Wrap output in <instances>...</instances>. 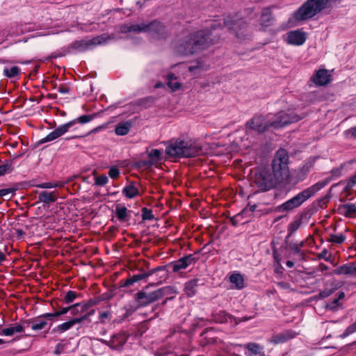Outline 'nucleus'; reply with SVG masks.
I'll return each mask as SVG.
<instances>
[{
    "label": "nucleus",
    "instance_id": "obj_1",
    "mask_svg": "<svg viewBox=\"0 0 356 356\" xmlns=\"http://www.w3.org/2000/svg\"><path fill=\"white\" fill-rule=\"evenodd\" d=\"M226 27L229 32L238 39H243L247 34L248 24L237 13L229 15L220 22L213 21L209 28L187 33L179 37L173 43V51L181 56H193L206 49L220 40L219 30Z\"/></svg>",
    "mask_w": 356,
    "mask_h": 356
},
{
    "label": "nucleus",
    "instance_id": "obj_2",
    "mask_svg": "<svg viewBox=\"0 0 356 356\" xmlns=\"http://www.w3.org/2000/svg\"><path fill=\"white\" fill-rule=\"evenodd\" d=\"M202 146L191 140L172 138L168 142L165 154L170 158H189L202 154Z\"/></svg>",
    "mask_w": 356,
    "mask_h": 356
},
{
    "label": "nucleus",
    "instance_id": "obj_3",
    "mask_svg": "<svg viewBox=\"0 0 356 356\" xmlns=\"http://www.w3.org/2000/svg\"><path fill=\"white\" fill-rule=\"evenodd\" d=\"M153 285H154V283L145 286L134 295V302L141 308L146 307L175 292L171 286H164L154 291L147 292V290L149 286Z\"/></svg>",
    "mask_w": 356,
    "mask_h": 356
},
{
    "label": "nucleus",
    "instance_id": "obj_4",
    "mask_svg": "<svg viewBox=\"0 0 356 356\" xmlns=\"http://www.w3.org/2000/svg\"><path fill=\"white\" fill-rule=\"evenodd\" d=\"M288 165V152L284 149H278L272 161V174L279 183L289 182V168Z\"/></svg>",
    "mask_w": 356,
    "mask_h": 356
},
{
    "label": "nucleus",
    "instance_id": "obj_5",
    "mask_svg": "<svg viewBox=\"0 0 356 356\" xmlns=\"http://www.w3.org/2000/svg\"><path fill=\"white\" fill-rule=\"evenodd\" d=\"M167 266H159L156 268L149 269L145 271L143 269H140L138 272L132 275H129V277L125 280H121L119 282L120 287H129L133 286L134 284L138 283L140 281L144 282H147V278L150 276H153L154 274L157 273H162L160 275V279H166L168 277V270H166Z\"/></svg>",
    "mask_w": 356,
    "mask_h": 356
},
{
    "label": "nucleus",
    "instance_id": "obj_6",
    "mask_svg": "<svg viewBox=\"0 0 356 356\" xmlns=\"http://www.w3.org/2000/svg\"><path fill=\"white\" fill-rule=\"evenodd\" d=\"M301 225L300 222L296 220L293 222H291L288 228L289 234L286 237L285 243L286 244L287 248L292 251L295 254H296L300 260L306 261L309 258L310 252L306 249V245L311 237L309 235L306 241H301L299 243H294L291 242H289V238L291 234L296 231Z\"/></svg>",
    "mask_w": 356,
    "mask_h": 356
},
{
    "label": "nucleus",
    "instance_id": "obj_7",
    "mask_svg": "<svg viewBox=\"0 0 356 356\" xmlns=\"http://www.w3.org/2000/svg\"><path fill=\"white\" fill-rule=\"evenodd\" d=\"M95 117V115H83L73 120H71L65 124L60 125L56 128L53 131L49 133L47 136L42 138L40 141V144H43L47 142H50L57 139L67 133L69 129L74 126L76 123L86 124L92 120Z\"/></svg>",
    "mask_w": 356,
    "mask_h": 356
},
{
    "label": "nucleus",
    "instance_id": "obj_8",
    "mask_svg": "<svg viewBox=\"0 0 356 356\" xmlns=\"http://www.w3.org/2000/svg\"><path fill=\"white\" fill-rule=\"evenodd\" d=\"M270 116V115H254L245 123L246 132H255L257 134H261L270 128L274 129V124Z\"/></svg>",
    "mask_w": 356,
    "mask_h": 356
},
{
    "label": "nucleus",
    "instance_id": "obj_9",
    "mask_svg": "<svg viewBox=\"0 0 356 356\" xmlns=\"http://www.w3.org/2000/svg\"><path fill=\"white\" fill-rule=\"evenodd\" d=\"M254 183L259 191H268L275 187L279 181L269 170H261L255 172Z\"/></svg>",
    "mask_w": 356,
    "mask_h": 356
},
{
    "label": "nucleus",
    "instance_id": "obj_10",
    "mask_svg": "<svg viewBox=\"0 0 356 356\" xmlns=\"http://www.w3.org/2000/svg\"><path fill=\"white\" fill-rule=\"evenodd\" d=\"M312 17V0H307L296 11L292 13L288 19V27H294L301 22Z\"/></svg>",
    "mask_w": 356,
    "mask_h": 356
},
{
    "label": "nucleus",
    "instance_id": "obj_11",
    "mask_svg": "<svg viewBox=\"0 0 356 356\" xmlns=\"http://www.w3.org/2000/svg\"><path fill=\"white\" fill-rule=\"evenodd\" d=\"M302 118H303V116H300L295 111L288 110L277 113L275 118L272 119V121L274 124V129H277L280 127L297 122Z\"/></svg>",
    "mask_w": 356,
    "mask_h": 356
},
{
    "label": "nucleus",
    "instance_id": "obj_12",
    "mask_svg": "<svg viewBox=\"0 0 356 356\" xmlns=\"http://www.w3.org/2000/svg\"><path fill=\"white\" fill-rule=\"evenodd\" d=\"M311 196L312 188L310 187L307 188L306 190L302 191L293 197L291 198L290 200H287L286 202L279 206L278 211L283 212L292 210L293 209L299 207Z\"/></svg>",
    "mask_w": 356,
    "mask_h": 356
},
{
    "label": "nucleus",
    "instance_id": "obj_13",
    "mask_svg": "<svg viewBox=\"0 0 356 356\" xmlns=\"http://www.w3.org/2000/svg\"><path fill=\"white\" fill-rule=\"evenodd\" d=\"M147 33L151 38L156 40H164L168 37L166 26L157 19H154L148 23Z\"/></svg>",
    "mask_w": 356,
    "mask_h": 356
},
{
    "label": "nucleus",
    "instance_id": "obj_14",
    "mask_svg": "<svg viewBox=\"0 0 356 356\" xmlns=\"http://www.w3.org/2000/svg\"><path fill=\"white\" fill-rule=\"evenodd\" d=\"M277 6L275 4L261 8L259 17V24L263 29H266L275 24L276 18L273 15V9Z\"/></svg>",
    "mask_w": 356,
    "mask_h": 356
},
{
    "label": "nucleus",
    "instance_id": "obj_15",
    "mask_svg": "<svg viewBox=\"0 0 356 356\" xmlns=\"http://www.w3.org/2000/svg\"><path fill=\"white\" fill-rule=\"evenodd\" d=\"M307 40L306 33L301 29H296L289 31L286 33L285 41L287 44L293 46L302 45Z\"/></svg>",
    "mask_w": 356,
    "mask_h": 356
},
{
    "label": "nucleus",
    "instance_id": "obj_16",
    "mask_svg": "<svg viewBox=\"0 0 356 356\" xmlns=\"http://www.w3.org/2000/svg\"><path fill=\"white\" fill-rule=\"evenodd\" d=\"M129 335L125 332H120L113 334L109 341H104V343L113 350H120L126 343Z\"/></svg>",
    "mask_w": 356,
    "mask_h": 356
},
{
    "label": "nucleus",
    "instance_id": "obj_17",
    "mask_svg": "<svg viewBox=\"0 0 356 356\" xmlns=\"http://www.w3.org/2000/svg\"><path fill=\"white\" fill-rule=\"evenodd\" d=\"M102 40L100 37L93 38L92 40L88 41L85 40H75L70 46L72 49L78 50L79 51H84L90 49L92 46L100 44Z\"/></svg>",
    "mask_w": 356,
    "mask_h": 356
},
{
    "label": "nucleus",
    "instance_id": "obj_18",
    "mask_svg": "<svg viewBox=\"0 0 356 356\" xmlns=\"http://www.w3.org/2000/svg\"><path fill=\"white\" fill-rule=\"evenodd\" d=\"M331 77L332 75L327 70L321 69L316 72L314 76H313V83L317 86H324L330 83Z\"/></svg>",
    "mask_w": 356,
    "mask_h": 356
},
{
    "label": "nucleus",
    "instance_id": "obj_19",
    "mask_svg": "<svg viewBox=\"0 0 356 356\" xmlns=\"http://www.w3.org/2000/svg\"><path fill=\"white\" fill-rule=\"evenodd\" d=\"M332 273L337 275H348L356 277V265L354 262L343 264L334 269Z\"/></svg>",
    "mask_w": 356,
    "mask_h": 356
},
{
    "label": "nucleus",
    "instance_id": "obj_20",
    "mask_svg": "<svg viewBox=\"0 0 356 356\" xmlns=\"http://www.w3.org/2000/svg\"><path fill=\"white\" fill-rule=\"evenodd\" d=\"M337 211L339 214L343 216L346 218H356V206L355 204L353 203L348 202L339 204L337 208Z\"/></svg>",
    "mask_w": 356,
    "mask_h": 356
},
{
    "label": "nucleus",
    "instance_id": "obj_21",
    "mask_svg": "<svg viewBox=\"0 0 356 356\" xmlns=\"http://www.w3.org/2000/svg\"><path fill=\"white\" fill-rule=\"evenodd\" d=\"M133 211L127 209V208L122 204L115 205V217L120 222H125L129 221Z\"/></svg>",
    "mask_w": 356,
    "mask_h": 356
},
{
    "label": "nucleus",
    "instance_id": "obj_22",
    "mask_svg": "<svg viewBox=\"0 0 356 356\" xmlns=\"http://www.w3.org/2000/svg\"><path fill=\"white\" fill-rule=\"evenodd\" d=\"M24 323L31 325V327L33 331L44 330L48 325V322L41 315L36 318L24 320Z\"/></svg>",
    "mask_w": 356,
    "mask_h": 356
},
{
    "label": "nucleus",
    "instance_id": "obj_23",
    "mask_svg": "<svg viewBox=\"0 0 356 356\" xmlns=\"http://www.w3.org/2000/svg\"><path fill=\"white\" fill-rule=\"evenodd\" d=\"M337 0H313V17L325 8H331L332 2Z\"/></svg>",
    "mask_w": 356,
    "mask_h": 356
},
{
    "label": "nucleus",
    "instance_id": "obj_24",
    "mask_svg": "<svg viewBox=\"0 0 356 356\" xmlns=\"http://www.w3.org/2000/svg\"><path fill=\"white\" fill-rule=\"evenodd\" d=\"M200 280L198 278L191 279L185 284L184 291L188 297H193L197 291Z\"/></svg>",
    "mask_w": 356,
    "mask_h": 356
},
{
    "label": "nucleus",
    "instance_id": "obj_25",
    "mask_svg": "<svg viewBox=\"0 0 356 356\" xmlns=\"http://www.w3.org/2000/svg\"><path fill=\"white\" fill-rule=\"evenodd\" d=\"M296 335V333L291 330H284L273 337V341L275 343H282L286 342L288 340L293 339Z\"/></svg>",
    "mask_w": 356,
    "mask_h": 356
},
{
    "label": "nucleus",
    "instance_id": "obj_26",
    "mask_svg": "<svg viewBox=\"0 0 356 356\" xmlns=\"http://www.w3.org/2000/svg\"><path fill=\"white\" fill-rule=\"evenodd\" d=\"M58 197V193L56 191L49 192L43 191L38 195V200L44 204H50L55 202Z\"/></svg>",
    "mask_w": 356,
    "mask_h": 356
},
{
    "label": "nucleus",
    "instance_id": "obj_27",
    "mask_svg": "<svg viewBox=\"0 0 356 356\" xmlns=\"http://www.w3.org/2000/svg\"><path fill=\"white\" fill-rule=\"evenodd\" d=\"M234 317L225 310H220L212 314V320L217 323H226L229 320L232 322Z\"/></svg>",
    "mask_w": 356,
    "mask_h": 356
},
{
    "label": "nucleus",
    "instance_id": "obj_28",
    "mask_svg": "<svg viewBox=\"0 0 356 356\" xmlns=\"http://www.w3.org/2000/svg\"><path fill=\"white\" fill-rule=\"evenodd\" d=\"M229 282L234 284V288L241 290L245 287L244 277L238 272H234L229 277Z\"/></svg>",
    "mask_w": 356,
    "mask_h": 356
},
{
    "label": "nucleus",
    "instance_id": "obj_29",
    "mask_svg": "<svg viewBox=\"0 0 356 356\" xmlns=\"http://www.w3.org/2000/svg\"><path fill=\"white\" fill-rule=\"evenodd\" d=\"M122 195L129 199H133L139 195V190L134 182L125 186L122 191Z\"/></svg>",
    "mask_w": 356,
    "mask_h": 356
},
{
    "label": "nucleus",
    "instance_id": "obj_30",
    "mask_svg": "<svg viewBox=\"0 0 356 356\" xmlns=\"http://www.w3.org/2000/svg\"><path fill=\"white\" fill-rule=\"evenodd\" d=\"M131 127V121L120 122L115 126V132L118 136H125L128 134Z\"/></svg>",
    "mask_w": 356,
    "mask_h": 356
},
{
    "label": "nucleus",
    "instance_id": "obj_31",
    "mask_svg": "<svg viewBox=\"0 0 356 356\" xmlns=\"http://www.w3.org/2000/svg\"><path fill=\"white\" fill-rule=\"evenodd\" d=\"M345 297V293L343 291H340L338 293L337 298H334L332 301L327 302L325 305V307L328 310L334 311L337 309L341 306V303L339 302L340 300L343 299Z\"/></svg>",
    "mask_w": 356,
    "mask_h": 356
},
{
    "label": "nucleus",
    "instance_id": "obj_32",
    "mask_svg": "<svg viewBox=\"0 0 356 356\" xmlns=\"http://www.w3.org/2000/svg\"><path fill=\"white\" fill-rule=\"evenodd\" d=\"M3 75L9 79L16 78L17 79H19V75L21 74V69L17 66H13L10 68L4 67L3 71Z\"/></svg>",
    "mask_w": 356,
    "mask_h": 356
},
{
    "label": "nucleus",
    "instance_id": "obj_33",
    "mask_svg": "<svg viewBox=\"0 0 356 356\" xmlns=\"http://www.w3.org/2000/svg\"><path fill=\"white\" fill-rule=\"evenodd\" d=\"M168 266H172V272L177 273L181 270L186 269L188 266L184 259L181 257L177 261L170 262Z\"/></svg>",
    "mask_w": 356,
    "mask_h": 356
},
{
    "label": "nucleus",
    "instance_id": "obj_34",
    "mask_svg": "<svg viewBox=\"0 0 356 356\" xmlns=\"http://www.w3.org/2000/svg\"><path fill=\"white\" fill-rule=\"evenodd\" d=\"M73 327L72 325V323L71 322V320L70 318L61 323V324H59L57 326L54 327L51 331V334H54V333H58V334H61V333H63L64 332H66L67 330H69L70 329H71L72 327Z\"/></svg>",
    "mask_w": 356,
    "mask_h": 356
},
{
    "label": "nucleus",
    "instance_id": "obj_35",
    "mask_svg": "<svg viewBox=\"0 0 356 356\" xmlns=\"http://www.w3.org/2000/svg\"><path fill=\"white\" fill-rule=\"evenodd\" d=\"M177 77L173 74V73H169L167 74V79H168V86L172 89V91H177L178 90L181 86V84L178 82L175 81V84H172V81H176Z\"/></svg>",
    "mask_w": 356,
    "mask_h": 356
},
{
    "label": "nucleus",
    "instance_id": "obj_36",
    "mask_svg": "<svg viewBox=\"0 0 356 356\" xmlns=\"http://www.w3.org/2000/svg\"><path fill=\"white\" fill-rule=\"evenodd\" d=\"M70 320H71V322H72L73 326L76 324L80 325V326L78 327V329L88 326V325H87V316H84L83 314H82L81 315H79V316L72 317V318H70Z\"/></svg>",
    "mask_w": 356,
    "mask_h": 356
},
{
    "label": "nucleus",
    "instance_id": "obj_37",
    "mask_svg": "<svg viewBox=\"0 0 356 356\" xmlns=\"http://www.w3.org/2000/svg\"><path fill=\"white\" fill-rule=\"evenodd\" d=\"M79 296H81L80 293H77L74 291L70 290L65 293L63 299V302L66 305L71 304L77 297Z\"/></svg>",
    "mask_w": 356,
    "mask_h": 356
},
{
    "label": "nucleus",
    "instance_id": "obj_38",
    "mask_svg": "<svg viewBox=\"0 0 356 356\" xmlns=\"http://www.w3.org/2000/svg\"><path fill=\"white\" fill-rule=\"evenodd\" d=\"M312 218V209H308L306 211H303L300 213L299 218L297 219L298 221L300 222V224L305 225L307 224L309 219Z\"/></svg>",
    "mask_w": 356,
    "mask_h": 356
},
{
    "label": "nucleus",
    "instance_id": "obj_39",
    "mask_svg": "<svg viewBox=\"0 0 356 356\" xmlns=\"http://www.w3.org/2000/svg\"><path fill=\"white\" fill-rule=\"evenodd\" d=\"M99 321L102 324H106L112 318V312L111 310L100 311L99 314Z\"/></svg>",
    "mask_w": 356,
    "mask_h": 356
},
{
    "label": "nucleus",
    "instance_id": "obj_40",
    "mask_svg": "<svg viewBox=\"0 0 356 356\" xmlns=\"http://www.w3.org/2000/svg\"><path fill=\"white\" fill-rule=\"evenodd\" d=\"M82 304L81 302L76 303L72 305H71L70 308V315L72 317L74 316H79V315H81L85 312H82Z\"/></svg>",
    "mask_w": 356,
    "mask_h": 356
},
{
    "label": "nucleus",
    "instance_id": "obj_41",
    "mask_svg": "<svg viewBox=\"0 0 356 356\" xmlns=\"http://www.w3.org/2000/svg\"><path fill=\"white\" fill-rule=\"evenodd\" d=\"M13 160L6 161V163L0 165V177L4 175L6 173L11 172L13 170Z\"/></svg>",
    "mask_w": 356,
    "mask_h": 356
},
{
    "label": "nucleus",
    "instance_id": "obj_42",
    "mask_svg": "<svg viewBox=\"0 0 356 356\" xmlns=\"http://www.w3.org/2000/svg\"><path fill=\"white\" fill-rule=\"evenodd\" d=\"M346 237L343 234H331L329 235L328 241L333 243L341 244L346 240Z\"/></svg>",
    "mask_w": 356,
    "mask_h": 356
},
{
    "label": "nucleus",
    "instance_id": "obj_43",
    "mask_svg": "<svg viewBox=\"0 0 356 356\" xmlns=\"http://www.w3.org/2000/svg\"><path fill=\"white\" fill-rule=\"evenodd\" d=\"M99 303V300L98 297L95 298H91L88 301L81 302L82 304V312H86L90 307L95 306Z\"/></svg>",
    "mask_w": 356,
    "mask_h": 356
},
{
    "label": "nucleus",
    "instance_id": "obj_44",
    "mask_svg": "<svg viewBox=\"0 0 356 356\" xmlns=\"http://www.w3.org/2000/svg\"><path fill=\"white\" fill-rule=\"evenodd\" d=\"M330 197L327 195L323 197L318 199V200L313 202V210L318 209L319 208H323L328 202Z\"/></svg>",
    "mask_w": 356,
    "mask_h": 356
},
{
    "label": "nucleus",
    "instance_id": "obj_45",
    "mask_svg": "<svg viewBox=\"0 0 356 356\" xmlns=\"http://www.w3.org/2000/svg\"><path fill=\"white\" fill-rule=\"evenodd\" d=\"M345 164H341L340 166L333 168L331 171V175L328 178H331V181L340 177L342 175Z\"/></svg>",
    "mask_w": 356,
    "mask_h": 356
},
{
    "label": "nucleus",
    "instance_id": "obj_46",
    "mask_svg": "<svg viewBox=\"0 0 356 356\" xmlns=\"http://www.w3.org/2000/svg\"><path fill=\"white\" fill-rule=\"evenodd\" d=\"M36 187L40 188H53L63 186V184L59 181L55 182H44L35 185Z\"/></svg>",
    "mask_w": 356,
    "mask_h": 356
},
{
    "label": "nucleus",
    "instance_id": "obj_47",
    "mask_svg": "<svg viewBox=\"0 0 356 356\" xmlns=\"http://www.w3.org/2000/svg\"><path fill=\"white\" fill-rule=\"evenodd\" d=\"M331 181V178H325L324 179L319 181L315 184H313V193L320 191L321 188H324L327 184H328Z\"/></svg>",
    "mask_w": 356,
    "mask_h": 356
},
{
    "label": "nucleus",
    "instance_id": "obj_48",
    "mask_svg": "<svg viewBox=\"0 0 356 356\" xmlns=\"http://www.w3.org/2000/svg\"><path fill=\"white\" fill-rule=\"evenodd\" d=\"M142 219L143 220H152L154 219V216L152 213V210L147 207L141 209Z\"/></svg>",
    "mask_w": 356,
    "mask_h": 356
},
{
    "label": "nucleus",
    "instance_id": "obj_49",
    "mask_svg": "<svg viewBox=\"0 0 356 356\" xmlns=\"http://www.w3.org/2000/svg\"><path fill=\"white\" fill-rule=\"evenodd\" d=\"M148 23H141L137 24H132V29L134 33H147Z\"/></svg>",
    "mask_w": 356,
    "mask_h": 356
},
{
    "label": "nucleus",
    "instance_id": "obj_50",
    "mask_svg": "<svg viewBox=\"0 0 356 356\" xmlns=\"http://www.w3.org/2000/svg\"><path fill=\"white\" fill-rule=\"evenodd\" d=\"M343 136L346 139L355 140L356 139V126L352 127L343 131Z\"/></svg>",
    "mask_w": 356,
    "mask_h": 356
},
{
    "label": "nucleus",
    "instance_id": "obj_51",
    "mask_svg": "<svg viewBox=\"0 0 356 356\" xmlns=\"http://www.w3.org/2000/svg\"><path fill=\"white\" fill-rule=\"evenodd\" d=\"M148 155L152 161H160L162 159L161 151L158 149H152Z\"/></svg>",
    "mask_w": 356,
    "mask_h": 356
},
{
    "label": "nucleus",
    "instance_id": "obj_52",
    "mask_svg": "<svg viewBox=\"0 0 356 356\" xmlns=\"http://www.w3.org/2000/svg\"><path fill=\"white\" fill-rule=\"evenodd\" d=\"M108 182V178L105 175L95 177V185L97 186H104Z\"/></svg>",
    "mask_w": 356,
    "mask_h": 356
},
{
    "label": "nucleus",
    "instance_id": "obj_53",
    "mask_svg": "<svg viewBox=\"0 0 356 356\" xmlns=\"http://www.w3.org/2000/svg\"><path fill=\"white\" fill-rule=\"evenodd\" d=\"M335 291L334 288L331 289H325L323 291H321L319 292L318 296H316L315 297H313L314 299H322L328 297L331 294H332Z\"/></svg>",
    "mask_w": 356,
    "mask_h": 356
},
{
    "label": "nucleus",
    "instance_id": "obj_54",
    "mask_svg": "<svg viewBox=\"0 0 356 356\" xmlns=\"http://www.w3.org/2000/svg\"><path fill=\"white\" fill-rule=\"evenodd\" d=\"M155 98L154 97L149 96L146 97L138 100V104L140 106H143L145 108H147L152 105L154 102Z\"/></svg>",
    "mask_w": 356,
    "mask_h": 356
},
{
    "label": "nucleus",
    "instance_id": "obj_55",
    "mask_svg": "<svg viewBox=\"0 0 356 356\" xmlns=\"http://www.w3.org/2000/svg\"><path fill=\"white\" fill-rule=\"evenodd\" d=\"M165 297V299L160 304H156L152 307V312H155L154 318L159 317V312H157L156 310L159 307L164 306L168 302V300H171L173 299V297Z\"/></svg>",
    "mask_w": 356,
    "mask_h": 356
},
{
    "label": "nucleus",
    "instance_id": "obj_56",
    "mask_svg": "<svg viewBox=\"0 0 356 356\" xmlns=\"http://www.w3.org/2000/svg\"><path fill=\"white\" fill-rule=\"evenodd\" d=\"M126 310V316H128L132 314H134L136 310L141 308L138 306V304L135 302V304L129 303L125 307Z\"/></svg>",
    "mask_w": 356,
    "mask_h": 356
},
{
    "label": "nucleus",
    "instance_id": "obj_57",
    "mask_svg": "<svg viewBox=\"0 0 356 356\" xmlns=\"http://www.w3.org/2000/svg\"><path fill=\"white\" fill-rule=\"evenodd\" d=\"M355 332H356V321L346 327L344 332L341 334V337L345 338Z\"/></svg>",
    "mask_w": 356,
    "mask_h": 356
},
{
    "label": "nucleus",
    "instance_id": "obj_58",
    "mask_svg": "<svg viewBox=\"0 0 356 356\" xmlns=\"http://www.w3.org/2000/svg\"><path fill=\"white\" fill-rule=\"evenodd\" d=\"M108 174L111 179H116L120 177V171L118 166L112 165L111 167L109 168Z\"/></svg>",
    "mask_w": 356,
    "mask_h": 356
},
{
    "label": "nucleus",
    "instance_id": "obj_59",
    "mask_svg": "<svg viewBox=\"0 0 356 356\" xmlns=\"http://www.w3.org/2000/svg\"><path fill=\"white\" fill-rule=\"evenodd\" d=\"M246 349L254 355H257L260 353L261 347L255 343H248L246 345Z\"/></svg>",
    "mask_w": 356,
    "mask_h": 356
},
{
    "label": "nucleus",
    "instance_id": "obj_60",
    "mask_svg": "<svg viewBox=\"0 0 356 356\" xmlns=\"http://www.w3.org/2000/svg\"><path fill=\"white\" fill-rule=\"evenodd\" d=\"M41 316L44 319H45L47 321V322L48 321H58L57 318L59 317L56 311L51 312V313H44V314H42Z\"/></svg>",
    "mask_w": 356,
    "mask_h": 356
},
{
    "label": "nucleus",
    "instance_id": "obj_61",
    "mask_svg": "<svg viewBox=\"0 0 356 356\" xmlns=\"http://www.w3.org/2000/svg\"><path fill=\"white\" fill-rule=\"evenodd\" d=\"M15 333L13 326H10L0 330V335L13 336Z\"/></svg>",
    "mask_w": 356,
    "mask_h": 356
},
{
    "label": "nucleus",
    "instance_id": "obj_62",
    "mask_svg": "<svg viewBox=\"0 0 356 356\" xmlns=\"http://www.w3.org/2000/svg\"><path fill=\"white\" fill-rule=\"evenodd\" d=\"M184 260L188 264V266L195 264L199 258L195 257V254H189L183 257Z\"/></svg>",
    "mask_w": 356,
    "mask_h": 356
},
{
    "label": "nucleus",
    "instance_id": "obj_63",
    "mask_svg": "<svg viewBox=\"0 0 356 356\" xmlns=\"http://www.w3.org/2000/svg\"><path fill=\"white\" fill-rule=\"evenodd\" d=\"M114 296V294L111 291L104 293L98 296L99 302L102 301L109 300Z\"/></svg>",
    "mask_w": 356,
    "mask_h": 356
},
{
    "label": "nucleus",
    "instance_id": "obj_64",
    "mask_svg": "<svg viewBox=\"0 0 356 356\" xmlns=\"http://www.w3.org/2000/svg\"><path fill=\"white\" fill-rule=\"evenodd\" d=\"M17 190V188H15V187L1 189L0 190V197L6 196L10 193H12L13 195H14Z\"/></svg>",
    "mask_w": 356,
    "mask_h": 356
}]
</instances>
